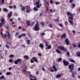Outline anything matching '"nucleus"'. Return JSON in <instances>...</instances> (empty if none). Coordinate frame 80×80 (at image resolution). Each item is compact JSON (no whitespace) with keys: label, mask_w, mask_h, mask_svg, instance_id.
Wrapping results in <instances>:
<instances>
[{"label":"nucleus","mask_w":80,"mask_h":80,"mask_svg":"<svg viewBox=\"0 0 80 80\" xmlns=\"http://www.w3.org/2000/svg\"><path fill=\"white\" fill-rule=\"evenodd\" d=\"M68 67L69 69H70L69 71L70 72H72L71 74L72 77H75V75H76L77 74V72L75 71L72 72V71L74 69V67H75L74 64L71 63V64H69Z\"/></svg>","instance_id":"nucleus-1"},{"label":"nucleus","mask_w":80,"mask_h":80,"mask_svg":"<svg viewBox=\"0 0 80 80\" xmlns=\"http://www.w3.org/2000/svg\"><path fill=\"white\" fill-rule=\"evenodd\" d=\"M67 15H69L70 16L68 18L70 19V20H72L73 19V15L75 16V13H73V14H72V13L68 11L67 12Z\"/></svg>","instance_id":"nucleus-2"},{"label":"nucleus","mask_w":80,"mask_h":80,"mask_svg":"<svg viewBox=\"0 0 80 80\" xmlns=\"http://www.w3.org/2000/svg\"><path fill=\"white\" fill-rule=\"evenodd\" d=\"M39 26H40V24H39L38 22V21L37 22V23L34 26V30L35 31H38L39 30H40V28H39Z\"/></svg>","instance_id":"nucleus-3"},{"label":"nucleus","mask_w":80,"mask_h":80,"mask_svg":"<svg viewBox=\"0 0 80 80\" xmlns=\"http://www.w3.org/2000/svg\"><path fill=\"white\" fill-rule=\"evenodd\" d=\"M58 48L62 51L64 50V52H67V48H65L63 46H58Z\"/></svg>","instance_id":"nucleus-4"},{"label":"nucleus","mask_w":80,"mask_h":80,"mask_svg":"<svg viewBox=\"0 0 80 80\" xmlns=\"http://www.w3.org/2000/svg\"><path fill=\"white\" fill-rule=\"evenodd\" d=\"M37 58L35 57H33L30 60L31 63H34V62H38V60H37Z\"/></svg>","instance_id":"nucleus-5"},{"label":"nucleus","mask_w":80,"mask_h":80,"mask_svg":"<svg viewBox=\"0 0 80 80\" xmlns=\"http://www.w3.org/2000/svg\"><path fill=\"white\" fill-rule=\"evenodd\" d=\"M26 8H27V10L26 11V13H30L31 11H32V9H31V8H30V7L28 6H26Z\"/></svg>","instance_id":"nucleus-6"},{"label":"nucleus","mask_w":80,"mask_h":80,"mask_svg":"<svg viewBox=\"0 0 80 80\" xmlns=\"http://www.w3.org/2000/svg\"><path fill=\"white\" fill-rule=\"evenodd\" d=\"M63 62L64 65L65 66H68L69 65V62L68 61H66L65 60H63Z\"/></svg>","instance_id":"nucleus-7"},{"label":"nucleus","mask_w":80,"mask_h":80,"mask_svg":"<svg viewBox=\"0 0 80 80\" xmlns=\"http://www.w3.org/2000/svg\"><path fill=\"white\" fill-rule=\"evenodd\" d=\"M65 42L67 45H70V42H69V39L68 38H66L65 40Z\"/></svg>","instance_id":"nucleus-8"},{"label":"nucleus","mask_w":80,"mask_h":80,"mask_svg":"<svg viewBox=\"0 0 80 80\" xmlns=\"http://www.w3.org/2000/svg\"><path fill=\"white\" fill-rule=\"evenodd\" d=\"M21 61H22V59L20 58H18V59H17V60L15 61L14 62V63L15 64L17 65L18 64V63H19V62H21Z\"/></svg>","instance_id":"nucleus-9"},{"label":"nucleus","mask_w":80,"mask_h":80,"mask_svg":"<svg viewBox=\"0 0 80 80\" xmlns=\"http://www.w3.org/2000/svg\"><path fill=\"white\" fill-rule=\"evenodd\" d=\"M43 42L45 43H46L45 46H46V47H48V44H49V42L46 41V40H44L43 41Z\"/></svg>","instance_id":"nucleus-10"},{"label":"nucleus","mask_w":80,"mask_h":80,"mask_svg":"<svg viewBox=\"0 0 80 80\" xmlns=\"http://www.w3.org/2000/svg\"><path fill=\"white\" fill-rule=\"evenodd\" d=\"M66 33H63L61 37V38H66Z\"/></svg>","instance_id":"nucleus-11"},{"label":"nucleus","mask_w":80,"mask_h":80,"mask_svg":"<svg viewBox=\"0 0 80 80\" xmlns=\"http://www.w3.org/2000/svg\"><path fill=\"white\" fill-rule=\"evenodd\" d=\"M26 23L27 25L28 26H30V21L29 20H27L26 21Z\"/></svg>","instance_id":"nucleus-12"},{"label":"nucleus","mask_w":80,"mask_h":80,"mask_svg":"<svg viewBox=\"0 0 80 80\" xmlns=\"http://www.w3.org/2000/svg\"><path fill=\"white\" fill-rule=\"evenodd\" d=\"M24 58L26 59L27 60H29V57L28 55H25L23 57Z\"/></svg>","instance_id":"nucleus-13"},{"label":"nucleus","mask_w":80,"mask_h":80,"mask_svg":"<svg viewBox=\"0 0 80 80\" xmlns=\"http://www.w3.org/2000/svg\"><path fill=\"white\" fill-rule=\"evenodd\" d=\"M7 36L8 39H10L11 38V35H10V33L8 32L7 33Z\"/></svg>","instance_id":"nucleus-14"},{"label":"nucleus","mask_w":80,"mask_h":80,"mask_svg":"<svg viewBox=\"0 0 80 80\" xmlns=\"http://www.w3.org/2000/svg\"><path fill=\"white\" fill-rule=\"evenodd\" d=\"M12 12H10L8 14V18H10L12 16Z\"/></svg>","instance_id":"nucleus-15"},{"label":"nucleus","mask_w":80,"mask_h":80,"mask_svg":"<svg viewBox=\"0 0 80 80\" xmlns=\"http://www.w3.org/2000/svg\"><path fill=\"white\" fill-rule=\"evenodd\" d=\"M1 23H2V24H3L4 22H5V19H4V18L2 17V18H1Z\"/></svg>","instance_id":"nucleus-16"},{"label":"nucleus","mask_w":80,"mask_h":80,"mask_svg":"<svg viewBox=\"0 0 80 80\" xmlns=\"http://www.w3.org/2000/svg\"><path fill=\"white\" fill-rule=\"evenodd\" d=\"M62 60V58H59L58 59H56L57 62H61Z\"/></svg>","instance_id":"nucleus-17"},{"label":"nucleus","mask_w":80,"mask_h":80,"mask_svg":"<svg viewBox=\"0 0 80 80\" xmlns=\"http://www.w3.org/2000/svg\"><path fill=\"white\" fill-rule=\"evenodd\" d=\"M69 60L70 62H72V63H75V61L72 58H69Z\"/></svg>","instance_id":"nucleus-18"},{"label":"nucleus","mask_w":80,"mask_h":80,"mask_svg":"<svg viewBox=\"0 0 80 80\" xmlns=\"http://www.w3.org/2000/svg\"><path fill=\"white\" fill-rule=\"evenodd\" d=\"M62 76V74H58L56 75V78H58L61 77Z\"/></svg>","instance_id":"nucleus-19"},{"label":"nucleus","mask_w":80,"mask_h":80,"mask_svg":"<svg viewBox=\"0 0 80 80\" xmlns=\"http://www.w3.org/2000/svg\"><path fill=\"white\" fill-rule=\"evenodd\" d=\"M39 47L42 49H43V44L42 43H41L40 44Z\"/></svg>","instance_id":"nucleus-20"},{"label":"nucleus","mask_w":80,"mask_h":80,"mask_svg":"<svg viewBox=\"0 0 80 80\" xmlns=\"http://www.w3.org/2000/svg\"><path fill=\"white\" fill-rule=\"evenodd\" d=\"M41 25L42 26H45V23L44 22V21H42L41 22Z\"/></svg>","instance_id":"nucleus-21"},{"label":"nucleus","mask_w":80,"mask_h":80,"mask_svg":"<svg viewBox=\"0 0 80 80\" xmlns=\"http://www.w3.org/2000/svg\"><path fill=\"white\" fill-rule=\"evenodd\" d=\"M52 67H53L54 71H55V72H56V71H57V68H56V67H55V66L53 65L52 66Z\"/></svg>","instance_id":"nucleus-22"},{"label":"nucleus","mask_w":80,"mask_h":80,"mask_svg":"<svg viewBox=\"0 0 80 80\" xmlns=\"http://www.w3.org/2000/svg\"><path fill=\"white\" fill-rule=\"evenodd\" d=\"M51 47V45H49L47 48H45V49L47 50V49H50Z\"/></svg>","instance_id":"nucleus-23"},{"label":"nucleus","mask_w":80,"mask_h":80,"mask_svg":"<svg viewBox=\"0 0 80 80\" xmlns=\"http://www.w3.org/2000/svg\"><path fill=\"white\" fill-rule=\"evenodd\" d=\"M25 7L23 6L21 9V11H25Z\"/></svg>","instance_id":"nucleus-24"},{"label":"nucleus","mask_w":80,"mask_h":80,"mask_svg":"<svg viewBox=\"0 0 80 80\" xmlns=\"http://www.w3.org/2000/svg\"><path fill=\"white\" fill-rule=\"evenodd\" d=\"M69 22L72 25L73 24V21L71 20H69Z\"/></svg>","instance_id":"nucleus-25"},{"label":"nucleus","mask_w":80,"mask_h":80,"mask_svg":"<svg viewBox=\"0 0 80 80\" xmlns=\"http://www.w3.org/2000/svg\"><path fill=\"white\" fill-rule=\"evenodd\" d=\"M3 10L4 12H8V10L7 8H4L3 9Z\"/></svg>","instance_id":"nucleus-26"},{"label":"nucleus","mask_w":80,"mask_h":80,"mask_svg":"<svg viewBox=\"0 0 80 80\" xmlns=\"http://www.w3.org/2000/svg\"><path fill=\"white\" fill-rule=\"evenodd\" d=\"M33 10H34V11H38V8L36 7H34L33 9Z\"/></svg>","instance_id":"nucleus-27"},{"label":"nucleus","mask_w":80,"mask_h":80,"mask_svg":"<svg viewBox=\"0 0 80 80\" xmlns=\"http://www.w3.org/2000/svg\"><path fill=\"white\" fill-rule=\"evenodd\" d=\"M12 74V73L10 72H7L6 73V75H11Z\"/></svg>","instance_id":"nucleus-28"},{"label":"nucleus","mask_w":80,"mask_h":80,"mask_svg":"<svg viewBox=\"0 0 80 80\" xmlns=\"http://www.w3.org/2000/svg\"><path fill=\"white\" fill-rule=\"evenodd\" d=\"M5 77L3 75L1 76V77H0V80H2V79H4Z\"/></svg>","instance_id":"nucleus-29"},{"label":"nucleus","mask_w":80,"mask_h":80,"mask_svg":"<svg viewBox=\"0 0 80 80\" xmlns=\"http://www.w3.org/2000/svg\"><path fill=\"white\" fill-rule=\"evenodd\" d=\"M27 43L28 45H30V40H28Z\"/></svg>","instance_id":"nucleus-30"},{"label":"nucleus","mask_w":80,"mask_h":80,"mask_svg":"<svg viewBox=\"0 0 80 80\" xmlns=\"http://www.w3.org/2000/svg\"><path fill=\"white\" fill-rule=\"evenodd\" d=\"M58 19H59V18H58L56 19H54V20H55V22H59V20H58Z\"/></svg>","instance_id":"nucleus-31"},{"label":"nucleus","mask_w":80,"mask_h":80,"mask_svg":"<svg viewBox=\"0 0 80 80\" xmlns=\"http://www.w3.org/2000/svg\"><path fill=\"white\" fill-rule=\"evenodd\" d=\"M77 54L78 55V57H80V52L78 51L77 52Z\"/></svg>","instance_id":"nucleus-32"},{"label":"nucleus","mask_w":80,"mask_h":80,"mask_svg":"<svg viewBox=\"0 0 80 80\" xmlns=\"http://www.w3.org/2000/svg\"><path fill=\"white\" fill-rule=\"evenodd\" d=\"M56 52H57V53H61V52H60L59 51V50H58V49H57L56 50Z\"/></svg>","instance_id":"nucleus-33"},{"label":"nucleus","mask_w":80,"mask_h":80,"mask_svg":"<svg viewBox=\"0 0 80 80\" xmlns=\"http://www.w3.org/2000/svg\"><path fill=\"white\" fill-rule=\"evenodd\" d=\"M45 2L46 3L47 5H49V2H48V1L47 0H46L45 1Z\"/></svg>","instance_id":"nucleus-34"},{"label":"nucleus","mask_w":80,"mask_h":80,"mask_svg":"<svg viewBox=\"0 0 80 80\" xmlns=\"http://www.w3.org/2000/svg\"><path fill=\"white\" fill-rule=\"evenodd\" d=\"M21 37H25L26 35L25 33L21 34Z\"/></svg>","instance_id":"nucleus-35"},{"label":"nucleus","mask_w":80,"mask_h":80,"mask_svg":"<svg viewBox=\"0 0 80 80\" xmlns=\"http://www.w3.org/2000/svg\"><path fill=\"white\" fill-rule=\"evenodd\" d=\"M48 25H49L48 26V27H50V28H52V27H53V25H52V24L51 23L49 24Z\"/></svg>","instance_id":"nucleus-36"},{"label":"nucleus","mask_w":80,"mask_h":80,"mask_svg":"<svg viewBox=\"0 0 80 80\" xmlns=\"http://www.w3.org/2000/svg\"><path fill=\"white\" fill-rule=\"evenodd\" d=\"M9 63H12V62H13V60L12 59H9Z\"/></svg>","instance_id":"nucleus-37"},{"label":"nucleus","mask_w":80,"mask_h":80,"mask_svg":"<svg viewBox=\"0 0 80 80\" xmlns=\"http://www.w3.org/2000/svg\"><path fill=\"white\" fill-rule=\"evenodd\" d=\"M72 8H73L75 7V4L73 3L72 4Z\"/></svg>","instance_id":"nucleus-38"},{"label":"nucleus","mask_w":80,"mask_h":80,"mask_svg":"<svg viewBox=\"0 0 80 80\" xmlns=\"http://www.w3.org/2000/svg\"><path fill=\"white\" fill-rule=\"evenodd\" d=\"M39 3H40V1H39L38 2H36L35 3L36 5H39Z\"/></svg>","instance_id":"nucleus-39"},{"label":"nucleus","mask_w":80,"mask_h":80,"mask_svg":"<svg viewBox=\"0 0 80 80\" xmlns=\"http://www.w3.org/2000/svg\"><path fill=\"white\" fill-rule=\"evenodd\" d=\"M45 35V33L42 32L41 33V35H42V36H43V35Z\"/></svg>","instance_id":"nucleus-40"},{"label":"nucleus","mask_w":80,"mask_h":80,"mask_svg":"<svg viewBox=\"0 0 80 80\" xmlns=\"http://www.w3.org/2000/svg\"><path fill=\"white\" fill-rule=\"evenodd\" d=\"M66 55H68L69 56H70V52H67L66 53Z\"/></svg>","instance_id":"nucleus-41"},{"label":"nucleus","mask_w":80,"mask_h":80,"mask_svg":"<svg viewBox=\"0 0 80 80\" xmlns=\"http://www.w3.org/2000/svg\"><path fill=\"white\" fill-rule=\"evenodd\" d=\"M26 73L27 74H30H30H31V72H30V71L27 72Z\"/></svg>","instance_id":"nucleus-42"},{"label":"nucleus","mask_w":80,"mask_h":80,"mask_svg":"<svg viewBox=\"0 0 80 80\" xmlns=\"http://www.w3.org/2000/svg\"><path fill=\"white\" fill-rule=\"evenodd\" d=\"M53 0H50V3H51V4H53Z\"/></svg>","instance_id":"nucleus-43"},{"label":"nucleus","mask_w":80,"mask_h":80,"mask_svg":"<svg viewBox=\"0 0 80 80\" xmlns=\"http://www.w3.org/2000/svg\"><path fill=\"white\" fill-rule=\"evenodd\" d=\"M36 7L38 8H40V5L39 4L36 5Z\"/></svg>","instance_id":"nucleus-44"},{"label":"nucleus","mask_w":80,"mask_h":80,"mask_svg":"<svg viewBox=\"0 0 80 80\" xmlns=\"http://www.w3.org/2000/svg\"><path fill=\"white\" fill-rule=\"evenodd\" d=\"M64 24L66 25H68V22L67 21L65 22Z\"/></svg>","instance_id":"nucleus-45"},{"label":"nucleus","mask_w":80,"mask_h":80,"mask_svg":"<svg viewBox=\"0 0 80 80\" xmlns=\"http://www.w3.org/2000/svg\"><path fill=\"white\" fill-rule=\"evenodd\" d=\"M77 47L78 48H80V43L78 44Z\"/></svg>","instance_id":"nucleus-46"},{"label":"nucleus","mask_w":80,"mask_h":80,"mask_svg":"<svg viewBox=\"0 0 80 80\" xmlns=\"http://www.w3.org/2000/svg\"><path fill=\"white\" fill-rule=\"evenodd\" d=\"M15 34L16 35L18 36L19 35V32H17L15 33Z\"/></svg>","instance_id":"nucleus-47"},{"label":"nucleus","mask_w":80,"mask_h":80,"mask_svg":"<svg viewBox=\"0 0 80 80\" xmlns=\"http://www.w3.org/2000/svg\"><path fill=\"white\" fill-rule=\"evenodd\" d=\"M55 4H56V5H59V4H60V3H59V2H55Z\"/></svg>","instance_id":"nucleus-48"},{"label":"nucleus","mask_w":80,"mask_h":80,"mask_svg":"<svg viewBox=\"0 0 80 80\" xmlns=\"http://www.w3.org/2000/svg\"><path fill=\"white\" fill-rule=\"evenodd\" d=\"M43 15V14L42 13H40V15H39V16L40 17H42V15Z\"/></svg>","instance_id":"nucleus-49"},{"label":"nucleus","mask_w":80,"mask_h":80,"mask_svg":"<svg viewBox=\"0 0 80 80\" xmlns=\"http://www.w3.org/2000/svg\"><path fill=\"white\" fill-rule=\"evenodd\" d=\"M59 26L60 27H63V25H62V23H60L59 24Z\"/></svg>","instance_id":"nucleus-50"},{"label":"nucleus","mask_w":80,"mask_h":80,"mask_svg":"<svg viewBox=\"0 0 80 80\" xmlns=\"http://www.w3.org/2000/svg\"><path fill=\"white\" fill-rule=\"evenodd\" d=\"M38 56H40V57H42V54H41V53H38Z\"/></svg>","instance_id":"nucleus-51"},{"label":"nucleus","mask_w":80,"mask_h":80,"mask_svg":"<svg viewBox=\"0 0 80 80\" xmlns=\"http://www.w3.org/2000/svg\"><path fill=\"white\" fill-rule=\"evenodd\" d=\"M41 68L42 70V71L44 72H45V68Z\"/></svg>","instance_id":"nucleus-52"},{"label":"nucleus","mask_w":80,"mask_h":80,"mask_svg":"<svg viewBox=\"0 0 80 80\" xmlns=\"http://www.w3.org/2000/svg\"><path fill=\"white\" fill-rule=\"evenodd\" d=\"M3 26V23L1 22H0V27H2Z\"/></svg>","instance_id":"nucleus-53"},{"label":"nucleus","mask_w":80,"mask_h":80,"mask_svg":"<svg viewBox=\"0 0 80 80\" xmlns=\"http://www.w3.org/2000/svg\"><path fill=\"white\" fill-rule=\"evenodd\" d=\"M4 36L5 38H7V34H6L5 33L4 34Z\"/></svg>","instance_id":"nucleus-54"},{"label":"nucleus","mask_w":80,"mask_h":80,"mask_svg":"<svg viewBox=\"0 0 80 80\" xmlns=\"http://www.w3.org/2000/svg\"><path fill=\"white\" fill-rule=\"evenodd\" d=\"M10 57H11V58H13V57H14V56L13 55H12V54H10Z\"/></svg>","instance_id":"nucleus-55"},{"label":"nucleus","mask_w":80,"mask_h":80,"mask_svg":"<svg viewBox=\"0 0 80 80\" xmlns=\"http://www.w3.org/2000/svg\"><path fill=\"white\" fill-rule=\"evenodd\" d=\"M0 33L2 36H3V32H2L0 31Z\"/></svg>","instance_id":"nucleus-56"},{"label":"nucleus","mask_w":80,"mask_h":80,"mask_svg":"<svg viewBox=\"0 0 80 80\" xmlns=\"http://www.w3.org/2000/svg\"><path fill=\"white\" fill-rule=\"evenodd\" d=\"M49 11L51 13H53V10L52 9H50Z\"/></svg>","instance_id":"nucleus-57"},{"label":"nucleus","mask_w":80,"mask_h":80,"mask_svg":"<svg viewBox=\"0 0 80 80\" xmlns=\"http://www.w3.org/2000/svg\"><path fill=\"white\" fill-rule=\"evenodd\" d=\"M27 72V70H26V69H24L23 70V72H24V73H25V72Z\"/></svg>","instance_id":"nucleus-58"},{"label":"nucleus","mask_w":80,"mask_h":80,"mask_svg":"<svg viewBox=\"0 0 80 80\" xmlns=\"http://www.w3.org/2000/svg\"><path fill=\"white\" fill-rule=\"evenodd\" d=\"M73 47H74V48H75V47H77V45H75V44H73Z\"/></svg>","instance_id":"nucleus-59"},{"label":"nucleus","mask_w":80,"mask_h":80,"mask_svg":"<svg viewBox=\"0 0 80 80\" xmlns=\"http://www.w3.org/2000/svg\"><path fill=\"white\" fill-rule=\"evenodd\" d=\"M6 47L7 48L9 49V46H8V45H6Z\"/></svg>","instance_id":"nucleus-60"},{"label":"nucleus","mask_w":80,"mask_h":80,"mask_svg":"<svg viewBox=\"0 0 80 80\" xmlns=\"http://www.w3.org/2000/svg\"><path fill=\"white\" fill-rule=\"evenodd\" d=\"M22 38V36L21 35H19L18 36V38Z\"/></svg>","instance_id":"nucleus-61"},{"label":"nucleus","mask_w":80,"mask_h":80,"mask_svg":"<svg viewBox=\"0 0 80 80\" xmlns=\"http://www.w3.org/2000/svg\"><path fill=\"white\" fill-rule=\"evenodd\" d=\"M72 32L73 33H75L76 32H75V31L74 30H72Z\"/></svg>","instance_id":"nucleus-62"},{"label":"nucleus","mask_w":80,"mask_h":80,"mask_svg":"<svg viewBox=\"0 0 80 80\" xmlns=\"http://www.w3.org/2000/svg\"><path fill=\"white\" fill-rule=\"evenodd\" d=\"M54 72V70H53V69H51V72Z\"/></svg>","instance_id":"nucleus-63"},{"label":"nucleus","mask_w":80,"mask_h":80,"mask_svg":"<svg viewBox=\"0 0 80 80\" xmlns=\"http://www.w3.org/2000/svg\"><path fill=\"white\" fill-rule=\"evenodd\" d=\"M12 68L9 67L8 68V69L9 70H12Z\"/></svg>","instance_id":"nucleus-64"}]
</instances>
